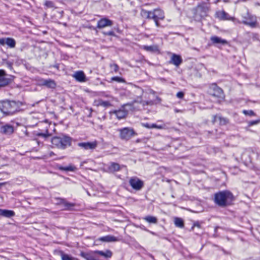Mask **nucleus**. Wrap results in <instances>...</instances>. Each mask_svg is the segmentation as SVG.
Instances as JSON below:
<instances>
[{"label": "nucleus", "instance_id": "obj_1", "mask_svg": "<svg viewBox=\"0 0 260 260\" xmlns=\"http://www.w3.org/2000/svg\"><path fill=\"white\" fill-rule=\"evenodd\" d=\"M136 92L137 93H142V95L138 96L134 102L140 103L143 106H152L160 102V99L151 89L144 91L142 88L137 87Z\"/></svg>", "mask_w": 260, "mask_h": 260}, {"label": "nucleus", "instance_id": "obj_2", "mask_svg": "<svg viewBox=\"0 0 260 260\" xmlns=\"http://www.w3.org/2000/svg\"><path fill=\"white\" fill-rule=\"evenodd\" d=\"M233 200V193L227 190L220 191L214 194V202L220 207H225L230 205Z\"/></svg>", "mask_w": 260, "mask_h": 260}, {"label": "nucleus", "instance_id": "obj_3", "mask_svg": "<svg viewBox=\"0 0 260 260\" xmlns=\"http://www.w3.org/2000/svg\"><path fill=\"white\" fill-rule=\"evenodd\" d=\"M53 147L64 149L71 145V138L66 136L54 137L51 139Z\"/></svg>", "mask_w": 260, "mask_h": 260}, {"label": "nucleus", "instance_id": "obj_4", "mask_svg": "<svg viewBox=\"0 0 260 260\" xmlns=\"http://www.w3.org/2000/svg\"><path fill=\"white\" fill-rule=\"evenodd\" d=\"M141 15L144 17L153 19L157 26H159L158 21L164 19L165 17L164 12L160 10H155L153 12L142 10Z\"/></svg>", "mask_w": 260, "mask_h": 260}, {"label": "nucleus", "instance_id": "obj_5", "mask_svg": "<svg viewBox=\"0 0 260 260\" xmlns=\"http://www.w3.org/2000/svg\"><path fill=\"white\" fill-rule=\"evenodd\" d=\"M16 104L13 101L0 102V110L4 114L11 115L16 111Z\"/></svg>", "mask_w": 260, "mask_h": 260}, {"label": "nucleus", "instance_id": "obj_6", "mask_svg": "<svg viewBox=\"0 0 260 260\" xmlns=\"http://www.w3.org/2000/svg\"><path fill=\"white\" fill-rule=\"evenodd\" d=\"M209 8L205 3L199 4L193 9V17L197 20H200L203 17L206 16Z\"/></svg>", "mask_w": 260, "mask_h": 260}, {"label": "nucleus", "instance_id": "obj_7", "mask_svg": "<svg viewBox=\"0 0 260 260\" xmlns=\"http://www.w3.org/2000/svg\"><path fill=\"white\" fill-rule=\"evenodd\" d=\"M242 23L248 25L251 27L256 26L257 20L255 16L247 13L245 15L243 16Z\"/></svg>", "mask_w": 260, "mask_h": 260}, {"label": "nucleus", "instance_id": "obj_8", "mask_svg": "<svg viewBox=\"0 0 260 260\" xmlns=\"http://www.w3.org/2000/svg\"><path fill=\"white\" fill-rule=\"evenodd\" d=\"M120 137L122 140H128L132 137L136 135L134 129L128 127H125L119 130Z\"/></svg>", "mask_w": 260, "mask_h": 260}, {"label": "nucleus", "instance_id": "obj_9", "mask_svg": "<svg viewBox=\"0 0 260 260\" xmlns=\"http://www.w3.org/2000/svg\"><path fill=\"white\" fill-rule=\"evenodd\" d=\"M133 105L126 104L122 106L121 109L118 110H113L110 112V113L114 114L116 115L118 119L124 118L127 114V110L126 109V107H131Z\"/></svg>", "mask_w": 260, "mask_h": 260}, {"label": "nucleus", "instance_id": "obj_10", "mask_svg": "<svg viewBox=\"0 0 260 260\" xmlns=\"http://www.w3.org/2000/svg\"><path fill=\"white\" fill-rule=\"evenodd\" d=\"M129 183L132 187L137 190H140L143 186V182L137 177L131 178Z\"/></svg>", "mask_w": 260, "mask_h": 260}, {"label": "nucleus", "instance_id": "obj_11", "mask_svg": "<svg viewBox=\"0 0 260 260\" xmlns=\"http://www.w3.org/2000/svg\"><path fill=\"white\" fill-rule=\"evenodd\" d=\"M216 17L220 20H231L235 21L236 18L231 16L228 13L224 11H219L216 12L215 14Z\"/></svg>", "mask_w": 260, "mask_h": 260}, {"label": "nucleus", "instance_id": "obj_12", "mask_svg": "<svg viewBox=\"0 0 260 260\" xmlns=\"http://www.w3.org/2000/svg\"><path fill=\"white\" fill-rule=\"evenodd\" d=\"M213 92L210 93L211 95L219 99L224 98V96L223 92L221 88L216 85H214L213 87Z\"/></svg>", "mask_w": 260, "mask_h": 260}, {"label": "nucleus", "instance_id": "obj_13", "mask_svg": "<svg viewBox=\"0 0 260 260\" xmlns=\"http://www.w3.org/2000/svg\"><path fill=\"white\" fill-rule=\"evenodd\" d=\"M113 22L111 20L107 18H103L98 21L97 27L99 28H103L107 26H111Z\"/></svg>", "mask_w": 260, "mask_h": 260}, {"label": "nucleus", "instance_id": "obj_14", "mask_svg": "<svg viewBox=\"0 0 260 260\" xmlns=\"http://www.w3.org/2000/svg\"><path fill=\"white\" fill-rule=\"evenodd\" d=\"M97 142L96 141L92 142L80 143L78 146L84 148V149H94L97 146Z\"/></svg>", "mask_w": 260, "mask_h": 260}, {"label": "nucleus", "instance_id": "obj_15", "mask_svg": "<svg viewBox=\"0 0 260 260\" xmlns=\"http://www.w3.org/2000/svg\"><path fill=\"white\" fill-rule=\"evenodd\" d=\"M73 77L75 78L76 80L80 82H83L86 81L85 75L82 71L75 72L73 74Z\"/></svg>", "mask_w": 260, "mask_h": 260}, {"label": "nucleus", "instance_id": "obj_16", "mask_svg": "<svg viewBox=\"0 0 260 260\" xmlns=\"http://www.w3.org/2000/svg\"><path fill=\"white\" fill-rule=\"evenodd\" d=\"M39 84L40 85H44L49 88H55L56 86V83L54 81L48 79L44 80L42 79L40 81Z\"/></svg>", "mask_w": 260, "mask_h": 260}, {"label": "nucleus", "instance_id": "obj_17", "mask_svg": "<svg viewBox=\"0 0 260 260\" xmlns=\"http://www.w3.org/2000/svg\"><path fill=\"white\" fill-rule=\"evenodd\" d=\"M93 105L96 107L103 106L104 107H109L112 106L110 102L104 101L101 99L94 100Z\"/></svg>", "mask_w": 260, "mask_h": 260}, {"label": "nucleus", "instance_id": "obj_18", "mask_svg": "<svg viewBox=\"0 0 260 260\" xmlns=\"http://www.w3.org/2000/svg\"><path fill=\"white\" fill-rule=\"evenodd\" d=\"M95 254H96V253L94 251L88 253L81 252L80 255L86 260H97L95 257Z\"/></svg>", "mask_w": 260, "mask_h": 260}, {"label": "nucleus", "instance_id": "obj_19", "mask_svg": "<svg viewBox=\"0 0 260 260\" xmlns=\"http://www.w3.org/2000/svg\"><path fill=\"white\" fill-rule=\"evenodd\" d=\"M96 241H101L102 242H116L118 241V239L117 238L108 235L104 237H101L96 240Z\"/></svg>", "mask_w": 260, "mask_h": 260}, {"label": "nucleus", "instance_id": "obj_20", "mask_svg": "<svg viewBox=\"0 0 260 260\" xmlns=\"http://www.w3.org/2000/svg\"><path fill=\"white\" fill-rule=\"evenodd\" d=\"M210 40L213 44H221L222 45H226L228 44V42L226 40L222 39L217 36L211 37Z\"/></svg>", "mask_w": 260, "mask_h": 260}, {"label": "nucleus", "instance_id": "obj_21", "mask_svg": "<svg viewBox=\"0 0 260 260\" xmlns=\"http://www.w3.org/2000/svg\"><path fill=\"white\" fill-rule=\"evenodd\" d=\"M5 72L0 70V87L5 86L9 83V80L5 77Z\"/></svg>", "mask_w": 260, "mask_h": 260}, {"label": "nucleus", "instance_id": "obj_22", "mask_svg": "<svg viewBox=\"0 0 260 260\" xmlns=\"http://www.w3.org/2000/svg\"><path fill=\"white\" fill-rule=\"evenodd\" d=\"M0 215L9 218L14 216L15 213L12 210L0 209Z\"/></svg>", "mask_w": 260, "mask_h": 260}, {"label": "nucleus", "instance_id": "obj_23", "mask_svg": "<svg viewBox=\"0 0 260 260\" xmlns=\"http://www.w3.org/2000/svg\"><path fill=\"white\" fill-rule=\"evenodd\" d=\"M2 132L3 134L6 135L12 134L14 132V128L10 125H6L1 127Z\"/></svg>", "mask_w": 260, "mask_h": 260}, {"label": "nucleus", "instance_id": "obj_24", "mask_svg": "<svg viewBox=\"0 0 260 260\" xmlns=\"http://www.w3.org/2000/svg\"><path fill=\"white\" fill-rule=\"evenodd\" d=\"M142 125L144 127H145L148 128H157V129H163L165 128V125L164 124H149V123H143Z\"/></svg>", "mask_w": 260, "mask_h": 260}, {"label": "nucleus", "instance_id": "obj_25", "mask_svg": "<svg viewBox=\"0 0 260 260\" xmlns=\"http://www.w3.org/2000/svg\"><path fill=\"white\" fill-rule=\"evenodd\" d=\"M142 48L147 51L152 53H154V52H157L159 50L158 46L157 45L143 46Z\"/></svg>", "mask_w": 260, "mask_h": 260}, {"label": "nucleus", "instance_id": "obj_26", "mask_svg": "<svg viewBox=\"0 0 260 260\" xmlns=\"http://www.w3.org/2000/svg\"><path fill=\"white\" fill-rule=\"evenodd\" d=\"M58 169L62 171H70V172H74L77 170V168L75 166L72 165H69L66 167H62L61 166H58Z\"/></svg>", "mask_w": 260, "mask_h": 260}, {"label": "nucleus", "instance_id": "obj_27", "mask_svg": "<svg viewBox=\"0 0 260 260\" xmlns=\"http://www.w3.org/2000/svg\"><path fill=\"white\" fill-rule=\"evenodd\" d=\"M96 254H98L105 258H110L112 255V252L109 250H106L105 251H95Z\"/></svg>", "mask_w": 260, "mask_h": 260}, {"label": "nucleus", "instance_id": "obj_28", "mask_svg": "<svg viewBox=\"0 0 260 260\" xmlns=\"http://www.w3.org/2000/svg\"><path fill=\"white\" fill-rule=\"evenodd\" d=\"M217 121H219V124L222 125L225 124L228 122V119L225 118L214 115L213 116V122H215Z\"/></svg>", "mask_w": 260, "mask_h": 260}, {"label": "nucleus", "instance_id": "obj_29", "mask_svg": "<svg viewBox=\"0 0 260 260\" xmlns=\"http://www.w3.org/2000/svg\"><path fill=\"white\" fill-rule=\"evenodd\" d=\"M5 44L7 45L10 48H14L15 46V41L11 38H6Z\"/></svg>", "mask_w": 260, "mask_h": 260}, {"label": "nucleus", "instance_id": "obj_30", "mask_svg": "<svg viewBox=\"0 0 260 260\" xmlns=\"http://www.w3.org/2000/svg\"><path fill=\"white\" fill-rule=\"evenodd\" d=\"M120 170V166L118 164L112 163L109 167V171L110 172H114L118 171Z\"/></svg>", "mask_w": 260, "mask_h": 260}, {"label": "nucleus", "instance_id": "obj_31", "mask_svg": "<svg viewBox=\"0 0 260 260\" xmlns=\"http://www.w3.org/2000/svg\"><path fill=\"white\" fill-rule=\"evenodd\" d=\"M144 219L149 223H156L157 219L155 217L148 216L144 218Z\"/></svg>", "mask_w": 260, "mask_h": 260}, {"label": "nucleus", "instance_id": "obj_32", "mask_svg": "<svg viewBox=\"0 0 260 260\" xmlns=\"http://www.w3.org/2000/svg\"><path fill=\"white\" fill-rule=\"evenodd\" d=\"M171 62L176 66H178L179 65V56L174 55L172 57Z\"/></svg>", "mask_w": 260, "mask_h": 260}, {"label": "nucleus", "instance_id": "obj_33", "mask_svg": "<svg viewBox=\"0 0 260 260\" xmlns=\"http://www.w3.org/2000/svg\"><path fill=\"white\" fill-rule=\"evenodd\" d=\"M60 255L61 257V260H72V257H71L68 254L64 253L63 252H60Z\"/></svg>", "mask_w": 260, "mask_h": 260}, {"label": "nucleus", "instance_id": "obj_34", "mask_svg": "<svg viewBox=\"0 0 260 260\" xmlns=\"http://www.w3.org/2000/svg\"><path fill=\"white\" fill-rule=\"evenodd\" d=\"M111 81H115L117 82H123L124 83L125 80L123 79L122 78L119 77H113L111 78Z\"/></svg>", "mask_w": 260, "mask_h": 260}, {"label": "nucleus", "instance_id": "obj_35", "mask_svg": "<svg viewBox=\"0 0 260 260\" xmlns=\"http://www.w3.org/2000/svg\"><path fill=\"white\" fill-rule=\"evenodd\" d=\"M243 113L246 115L249 116H254L255 115V113L252 110H244L243 111Z\"/></svg>", "mask_w": 260, "mask_h": 260}, {"label": "nucleus", "instance_id": "obj_36", "mask_svg": "<svg viewBox=\"0 0 260 260\" xmlns=\"http://www.w3.org/2000/svg\"><path fill=\"white\" fill-rule=\"evenodd\" d=\"M38 136H42L43 137H48L51 136V134H49L48 131H46V133H38L37 134Z\"/></svg>", "mask_w": 260, "mask_h": 260}, {"label": "nucleus", "instance_id": "obj_37", "mask_svg": "<svg viewBox=\"0 0 260 260\" xmlns=\"http://www.w3.org/2000/svg\"><path fill=\"white\" fill-rule=\"evenodd\" d=\"M260 122V120H252L248 122L249 126L257 124Z\"/></svg>", "mask_w": 260, "mask_h": 260}, {"label": "nucleus", "instance_id": "obj_38", "mask_svg": "<svg viewBox=\"0 0 260 260\" xmlns=\"http://www.w3.org/2000/svg\"><path fill=\"white\" fill-rule=\"evenodd\" d=\"M45 5L48 8H52L53 7V5L51 1H46L45 3Z\"/></svg>", "mask_w": 260, "mask_h": 260}, {"label": "nucleus", "instance_id": "obj_39", "mask_svg": "<svg viewBox=\"0 0 260 260\" xmlns=\"http://www.w3.org/2000/svg\"><path fill=\"white\" fill-rule=\"evenodd\" d=\"M6 38L0 39V44L4 45L5 44Z\"/></svg>", "mask_w": 260, "mask_h": 260}, {"label": "nucleus", "instance_id": "obj_40", "mask_svg": "<svg viewBox=\"0 0 260 260\" xmlns=\"http://www.w3.org/2000/svg\"><path fill=\"white\" fill-rule=\"evenodd\" d=\"M195 226H197V227H198V228H200V223L198 222L194 223L193 226L191 228V229H193V228L194 227H195Z\"/></svg>", "mask_w": 260, "mask_h": 260}, {"label": "nucleus", "instance_id": "obj_41", "mask_svg": "<svg viewBox=\"0 0 260 260\" xmlns=\"http://www.w3.org/2000/svg\"><path fill=\"white\" fill-rule=\"evenodd\" d=\"M104 34L106 35H108V36H113L114 35V32L113 31H108L107 32H104Z\"/></svg>", "mask_w": 260, "mask_h": 260}, {"label": "nucleus", "instance_id": "obj_42", "mask_svg": "<svg viewBox=\"0 0 260 260\" xmlns=\"http://www.w3.org/2000/svg\"><path fill=\"white\" fill-rule=\"evenodd\" d=\"M184 226L183 220L180 218V228H182Z\"/></svg>", "mask_w": 260, "mask_h": 260}, {"label": "nucleus", "instance_id": "obj_43", "mask_svg": "<svg viewBox=\"0 0 260 260\" xmlns=\"http://www.w3.org/2000/svg\"><path fill=\"white\" fill-rule=\"evenodd\" d=\"M175 223L177 226H179V219L177 218H175Z\"/></svg>", "mask_w": 260, "mask_h": 260}, {"label": "nucleus", "instance_id": "obj_44", "mask_svg": "<svg viewBox=\"0 0 260 260\" xmlns=\"http://www.w3.org/2000/svg\"><path fill=\"white\" fill-rule=\"evenodd\" d=\"M183 96H184V93L183 92L180 91V93H179L180 100L181 99H182Z\"/></svg>", "mask_w": 260, "mask_h": 260}, {"label": "nucleus", "instance_id": "obj_45", "mask_svg": "<svg viewBox=\"0 0 260 260\" xmlns=\"http://www.w3.org/2000/svg\"><path fill=\"white\" fill-rule=\"evenodd\" d=\"M65 205L68 207V208H69L70 207L73 206L72 204L69 203H65Z\"/></svg>", "mask_w": 260, "mask_h": 260}, {"label": "nucleus", "instance_id": "obj_46", "mask_svg": "<svg viewBox=\"0 0 260 260\" xmlns=\"http://www.w3.org/2000/svg\"><path fill=\"white\" fill-rule=\"evenodd\" d=\"M105 96L106 97V98H111L113 100H115V98H114L113 96L110 95H108V94H106L105 95Z\"/></svg>", "mask_w": 260, "mask_h": 260}, {"label": "nucleus", "instance_id": "obj_47", "mask_svg": "<svg viewBox=\"0 0 260 260\" xmlns=\"http://www.w3.org/2000/svg\"><path fill=\"white\" fill-rule=\"evenodd\" d=\"M114 70H115V71H117L118 70V66H117L116 64H114Z\"/></svg>", "mask_w": 260, "mask_h": 260}, {"label": "nucleus", "instance_id": "obj_48", "mask_svg": "<svg viewBox=\"0 0 260 260\" xmlns=\"http://www.w3.org/2000/svg\"><path fill=\"white\" fill-rule=\"evenodd\" d=\"M54 155V153L53 152H51L49 153V156H52Z\"/></svg>", "mask_w": 260, "mask_h": 260}, {"label": "nucleus", "instance_id": "obj_49", "mask_svg": "<svg viewBox=\"0 0 260 260\" xmlns=\"http://www.w3.org/2000/svg\"><path fill=\"white\" fill-rule=\"evenodd\" d=\"M198 67H199L200 69H201L202 68H203V66L202 64H199Z\"/></svg>", "mask_w": 260, "mask_h": 260}, {"label": "nucleus", "instance_id": "obj_50", "mask_svg": "<svg viewBox=\"0 0 260 260\" xmlns=\"http://www.w3.org/2000/svg\"><path fill=\"white\" fill-rule=\"evenodd\" d=\"M257 158L260 160V153H257Z\"/></svg>", "mask_w": 260, "mask_h": 260}, {"label": "nucleus", "instance_id": "obj_51", "mask_svg": "<svg viewBox=\"0 0 260 260\" xmlns=\"http://www.w3.org/2000/svg\"><path fill=\"white\" fill-rule=\"evenodd\" d=\"M4 183H0V188L1 187V186L4 185Z\"/></svg>", "mask_w": 260, "mask_h": 260}, {"label": "nucleus", "instance_id": "obj_52", "mask_svg": "<svg viewBox=\"0 0 260 260\" xmlns=\"http://www.w3.org/2000/svg\"><path fill=\"white\" fill-rule=\"evenodd\" d=\"M72 260H78V259L75 258L73 257Z\"/></svg>", "mask_w": 260, "mask_h": 260}, {"label": "nucleus", "instance_id": "obj_53", "mask_svg": "<svg viewBox=\"0 0 260 260\" xmlns=\"http://www.w3.org/2000/svg\"><path fill=\"white\" fill-rule=\"evenodd\" d=\"M176 96H177V97H179V92L177 93V94H176Z\"/></svg>", "mask_w": 260, "mask_h": 260}, {"label": "nucleus", "instance_id": "obj_54", "mask_svg": "<svg viewBox=\"0 0 260 260\" xmlns=\"http://www.w3.org/2000/svg\"><path fill=\"white\" fill-rule=\"evenodd\" d=\"M179 61H180V63H181V58H180V57Z\"/></svg>", "mask_w": 260, "mask_h": 260}]
</instances>
